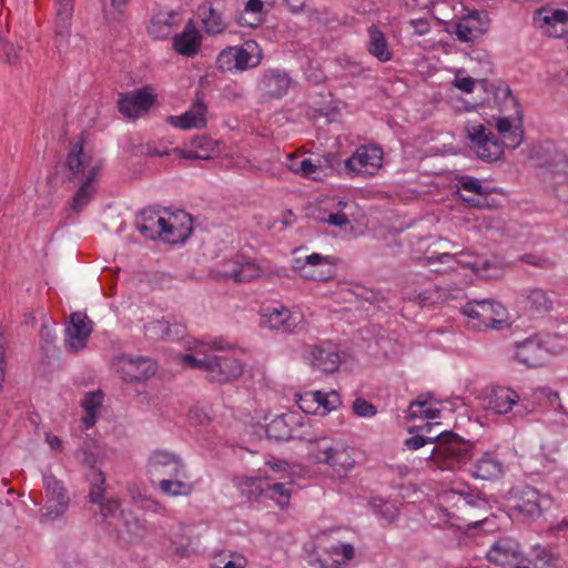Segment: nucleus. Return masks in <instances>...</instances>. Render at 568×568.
Masks as SVG:
<instances>
[{
    "label": "nucleus",
    "instance_id": "nucleus-7",
    "mask_svg": "<svg viewBox=\"0 0 568 568\" xmlns=\"http://www.w3.org/2000/svg\"><path fill=\"white\" fill-rule=\"evenodd\" d=\"M465 131L478 159L494 162L503 156L506 145L496 135L488 132L484 124L468 123L465 126Z\"/></svg>",
    "mask_w": 568,
    "mask_h": 568
},
{
    "label": "nucleus",
    "instance_id": "nucleus-32",
    "mask_svg": "<svg viewBox=\"0 0 568 568\" xmlns=\"http://www.w3.org/2000/svg\"><path fill=\"white\" fill-rule=\"evenodd\" d=\"M199 16L202 19L205 32L209 34L221 33L226 27L222 13L213 3L201 4L199 7Z\"/></svg>",
    "mask_w": 568,
    "mask_h": 568
},
{
    "label": "nucleus",
    "instance_id": "nucleus-6",
    "mask_svg": "<svg viewBox=\"0 0 568 568\" xmlns=\"http://www.w3.org/2000/svg\"><path fill=\"white\" fill-rule=\"evenodd\" d=\"M462 312L473 321V327L478 331L496 328L497 324L506 321L507 314L506 308L493 300L467 302Z\"/></svg>",
    "mask_w": 568,
    "mask_h": 568
},
{
    "label": "nucleus",
    "instance_id": "nucleus-54",
    "mask_svg": "<svg viewBox=\"0 0 568 568\" xmlns=\"http://www.w3.org/2000/svg\"><path fill=\"white\" fill-rule=\"evenodd\" d=\"M521 261L527 264L538 266L540 268H549L554 265V263L549 258L537 256L534 254H525L524 256H521Z\"/></svg>",
    "mask_w": 568,
    "mask_h": 568
},
{
    "label": "nucleus",
    "instance_id": "nucleus-40",
    "mask_svg": "<svg viewBox=\"0 0 568 568\" xmlns=\"http://www.w3.org/2000/svg\"><path fill=\"white\" fill-rule=\"evenodd\" d=\"M526 307L538 313H547L552 310L554 300L550 294L540 288H532L525 296Z\"/></svg>",
    "mask_w": 568,
    "mask_h": 568
},
{
    "label": "nucleus",
    "instance_id": "nucleus-19",
    "mask_svg": "<svg viewBox=\"0 0 568 568\" xmlns=\"http://www.w3.org/2000/svg\"><path fill=\"white\" fill-rule=\"evenodd\" d=\"M202 45V36L197 31L193 20H189L184 30L175 34L172 40L174 51L183 57L196 55Z\"/></svg>",
    "mask_w": 568,
    "mask_h": 568
},
{
    "label": "nucleus",
    "instance_id": "nucleus-16",
    "mask_svg": "<svg viewBox=\"0 0 568 568\" xmlns=\"http://www.w3.org/2000/svg\"><path fill=\"white\" fill-rule=\"evenodd\" d=\"M185 466L182 460L168 452L156 450L149 458V473L151 476L172 477L183 476Z\"/></svg>",
    "mask_w": 568,
    "mask_h": 568
},
{
    "label": "nucleus",
    "instance_id": "nucleus-9",
    "mask_svg": "<svg viewBox=\"0 0 568 568\" xmlns=\"http://www.w3.org/2000/svg\"><path fill=\"white\" fill-rule=\"evenodd\" d=\"M291 483H274L258 478H246L242 484V491L248 499L263 496L274 500L281 508L288 506L291 499Z\"/></svg>",
    "mask_w": 568,
    "mask_h": 568
},
{
    "label": "nucleus",
    "instance_id": "nucleus-31",
    "mask_svg": "<svg viewBox=\"0 0 568 568\" xmlns=\"http://www.w3.org/2000/svg\"><path fill=\"white\" fill-rule=\"evenodd\" d=\"M368 52L381 62L392 60L393 52L387 43L386 37L376 26L368 28Z\"/></svg>",
    "mask_w": 568,
    "mask_h": 568
},
{
    "label": "nucleus",
    "instance_id": "nucleus-47",
    "mask_svg": "<svg viewBox=\"0 0 568 568\" xmlns=\"http://www.w3.org/2000/svg\"><path fill=\"white\" fill-rule=\"evenodd\" d=\"M211 355L200 357L197 354H186L182 356V364L191 368H197L207 374Z\"/></svg>",
    "mask_w": 568,
    "mask_h": 568
},
{
    "label": "nucleus",
    "instance_id": "nucleus-61",
    "mask_svg": "<svg viewBox=\"0 0 568 568\" xmlns=\"http://www.w3.org/2000/svg\"><path fill=\"white\" fill-rule=\"evenodd\" d=\"M20 50H21V48H16L11 43H7L3 45V52L6 54V59L9 64H16L19 61Z\"/></svg>",
    "mask_w": 568,
    "mask_h": 568
},
{
    "label": "nucleus",
    "instance_id": "nucleus-17",
    "mask_svg": "<svg viewBox=\"0 0 568 568\" xmlns=\"http://www.w3.org/2000/svg\"><path fill=\"white\" fill-rule=\"evenodd\" d=\"M297 424V418L293 414L276 416L266 426L267 437L275 440H290L292 438L306 440L307 436L295 428Z\"/></svg>",
    "mask_w": 568,
    "mask_h": 568
},
{
    "label": "nucleus",
    "instance_id": "nucleus-13",
    "mask_svg": "<svg viewBox=\"0 0 568 568\" xmlns=\"http://www.w3.org/2000/svg\"><path fill=\"white\" fill-rule=\"evenodd\" d=\"M243 375V365L234 356L211 355L207 379L213 383L225 384L236 381Z\"/></svg>",
    "mask_w": 568,
    "mask_h": 568
},
{
    "label": "nucleus",
    "instance_id": "nucleus-51",
    "mask_svg": "<svg viewBox=\"0 0 568 568\" xmlns=\"http://www.w3.org/2000/svg\"><path fill=\"white\" fill-rule=\"evenodd\" d=\"M79 456L81 463L89 468L88 473H92L93 470H100L95 467L98 463V454L91 450L89 447H82L79 450Z\"/></svg>",
    "mask_w": 568,
    "mask_h": 568
},
{
    "label": "nucleus",
    "instance_id": "nucleus-39",
    "mask_svg": "<svg viewBox=\"0 0 568 568\" xmlns=\"http://www.w3.org/2000/svg\"><path fill=\"white\" fill-rule=\"evenodd\" d=\"M103 393L101 390L90 392L82 400L85 415L82 418L85 428H91L97 422V414L102 406Z\"/></svg>",
    "mask_w": 568,
    "mask_h": 568
},
{
    "label": "nucleus",
    "instance_id": "nucleus-22",
    "mask_svg": "<svg viewBox=\"0 0 568 568\" xmlns=\"http://www.w3.org/2000/svg\"><path fill=\"white\" fill-rule=\"evenodd\" d=\"M180 23L181 17L178 11H159L152 16L148 32L153 39H166Z\"/></svg>",
    "mask_w": 568,
    "mask_h": 568
},
{
    "label": "nucleus",
    "instance_id": "nucleus-15",
    "mask_svg": "<svg viewBox=\"0 0 568 568\" xmlns=\"http://www.w3.org/2000/svg\"><path fill=\"white\" fill-rule=\"evenodd\" d=\"M548 348L539 335L529 336L515 345V357L528 367L541 366L548 357Z\"/></svg>",
    "mask_w": 568,
    "mask_h": 568
},
{
    "label": "nucleus",
    "instance_id": "nucleus-3",
    "mask_svg": "<svg viewBox=\"0 0 568 568\" xmlns=\"http://www.w3.org/2000/svg\"><path fill=\"white\" fill-rule=\"evenodd\" d=\"M495 103L499 105L505 114L498 118L496 129L503 136L507 148L516 149L523 142L524 131L521 128V110L517 99L508 85H498L494 91Z\"/></svg>",
    "mask_w": 568,
    "mask_h": 568
},
{
    "label": "nucleus",
    "instance_id": "nucleus-29",
    "mask_svg": "<svg viewBox=\"0 0 568 568\" xmlns=\"http://www.w3.org/2000/svg\"><path fill=\"white\" fill-rule=\"evenodd\" d=\"M519 395L511 388L498 386L488 396V406L497 414H507L519 400Z\"/></svg>",
    "mask_w": 568,
    "mask_h": 568
},
{
    "label": "nucleus",
    "instance_id": "nucleus-34",
    "mask_svg": "<svg viewBox=\"0 0 568 568\" xmlns=\"http://www.w3.org/2000/svg\"><path fill=\"white\" fill-rule=\"evenodd\" d=\"M119 111L128 119L136 120L142 113V88L121 93L118 101Z\"/></svg>",
    "mask_w": 568,
    "mask_h": 568
},
{
    "label": "nucleus",
    "instance_id": "nucleus-2",
    "mask_svg": "<svg viewBox=\"0 0 568 568\" xmlns=\"http://www.w3.org/2000/svg\"><path fill=\"white\" fill-rule=\"evenodd\" d=\"M437 436L435 446L426 458L429 468L455 471L473 458L474 444L469 440L453 432H443Z\"/></svg>",
    "mask_w": 568,
    "mask_h": 568
},
{
    "label": "nucleus",
    "instance_id": "nucleus-43",
    "mask_svg": "<svg viewBox=\"0 0 568 568\" xmlns=\"http://www.w3.org/2000/svg\"><path fill=\"white\" fill-rule=\"evenodd\" d=\"M87 477L91 484V489L89 493L90 501L93 504H99L104 500L103 485L105 483V477L101 470H93L92 473H88Z\"/></svg>",
    "mask_w": 568,
    "mask_h": 568
},
{
    "label": "nucleus",
    "instance_id": "nucleus-55",
    "mask_svg": "<svg viewBox=\"0 0 568 568\" xmlns=\"http://www.w3.org/2000/svg\"><path fill=\"white\" fill-rule=\"evenodd\" d=\"M322 222L328 223L334 226H346L349 224V220L346 214L336 212V213H329L327 216L321 217Z\"/></svg>",
    "mask_w": 568,
    "mask_h": 568
},
{
    "label": "nucleus",
    "instance_id": "nucleus-12",
    "mask_svg": "<svg viewBox=\"0 0 568 568\" xmlns=\"http://www.w3.org/2000/svg\"><path fill=\"white\" fill-rule=\"evenodd\" d=\"M383 151L378 146L362 145L345 161L348 173L361 176H372L382 168Z\"/></svg>",
    "mask_w": 568,
    "mask_h": 568
},
{
    "label": "nucleus",
    "instance_id": "nucleus-62",
    "mask_svg": "<svg viewBox=\"0 0 568 568\" xmlns=\"http://www.w3.org/2000/svg\"><path fill=\"white\" fill-rule=\"evenodd\" d=\"M324 398L326 400L325 412L327 413H329L333 409H336L342 403L339 394L335 390L326 393V396Z\"/></svg>",
    "mask_w": 568,
    "mask_h": 568
},
{
    "label": "nucleus",
    "instance_id": "nucleus-38",
    "mask_svg": "<svg viewBox=\"0 0 568 568\" xmlns=\"http://www.w3.org/2000/svg\"><path fill=\"white\" fill-rule=\"evenodd\" d=\"M503 473L501 463L489 454H485L475 465L474 475L477 478L491 480L498 478Z\"/></svg>",
    "mask_w": 568,
    "mask_h": 568
},
{
    "label": "nucleus",
    "instance_id": "nucleus-64",
    "mask_svg": "<svg viewBox=\"0 0 568 568\" xmlns=\"http://www.w3.org/2000/svg\"><path fill=\"white\" fill-rule=\"evenodd\" d=\"M422 414H418L417 417L424 418V419H434L439 416V409L432 408V407H424V408H417Z\"/></svg>",
    "mask_w": 568,
    "mask_h": 568
},
{
    "label": "nucleus",
    "instance_id": "nucleus-24",
    "mask_svg": "<svg viewBox=\"0 0 568 568\" xmlns=\"http://www.w3.org/2000/svg\"><path fill=\"white\" fill-rule=\"evenodd\" d=\"M217 142L210 138L209 135H196L191 141V150L184 151L180 149H174V152L178 153L179 158L190 159V160H210L213 159L216 150Z\"/></svg>",
    "mask_w": 568,
    "mask_h": 568
},
{
    "label": "nucleus",
    "instance_id": "nucleus-46",
    "mask_svg": "<svg viewBox=\"0 0 568 568\" xmlns=\"http://www.w3.org/2000/svg\"><path fill=\"white\" fill-rule=\"evenodd\" d=\"M124 161L129 168L140 163L142 150L139 138L136 141H133L132 139L129 140L128 144L124 146Z\"/></svg>",
    "mask_w": 568,
    "mask_h": 568
},
{
    "label": "nucleus",
    "instance_id": "nucleus-60",
    "mask_svg": "<svg viewBox=\"0 0 568 568\" xmlns=\"http://www.w3.org/2000/svg\"><path fill=\"white\" fill-rule=\"evenodd\" d=\"M427 397H424L423 395L418 396V398L410 403L408 407V418L414 419L418 416V414H422L417 408H424L427 406Z\"/></svg>",
    "mask_w": 568,
    "mask_h": 568
},
{
    "label": "nucleus",
    "instance_id": "nucleus-1",
    "mask_svg": "<svg viewBox=\"0 0 568 568\" xmlns=\"http://www.w3.org/2000/svg\"><path fill=\"white\" fill-rule=\"evenodd\" d=\"M192 230L191 215L184 211L144 209V237L176 245L184 243Z\"/></svg>",
    "mask_w": 568,
    "mask_h": 568
},
{
    "label": "nucleus",
    "instance_id": "nucleus-53",
    "mask_svg": "<svg viewBox=\"0 0 568 568\" xmlns=\"http://www.w3.org/2000/svg\"><path fill=\"white\" fill-rule=\"evenodd\" d=\"M149 329L154 339L170 337L172 334V327L166 322L152 323Z\"/></svg>",
    "mask_w": 568,
    "mask_h": 568
},
{
    "label": "nucleus",
    "instance_id": "nucleus-27",
    "mask_svg": "<svg viewBox=\"0 0 568 568\" xmlns=\"http://www.w3.org/2000/svg\"><path fill=\"white\" fill-rule=\"evenodd\" d=\"M306 442L310 443L308 449L311 456L316 463L324 465L335 455L337 448L343 444V442L329 436L307 437Z\"/></svg>",
    "mask_w": 568,
    "mask_h": 568
},
{
    "label": "nucleus",
    "instance_id": "nucleus-56",
    "mask_svg": "<svg viewBox=\"0 0 568 568\" xmlns=\"http://www.w3.org/2000/svg\"><path fill=\"white\" fill-rule=\"evenodd\" d=\"M332 551L336 555H341L342 556L341 560L343 562L353 559L354 554H355L354 547L349 544H345V545L341 544V545L332 546Z\"/></svg>",
    "mask_w": 568,
    "mask_h": 568
},
{
    "label": "nucleus",
    "instance_id": "nucleus-23",
    "mask_svg": "<svg viewBox=\"0 0 568 568\" xmlns=\"http://www.w3.org/2000/svg\"><path fill=\"white\" fill-rule=\"evenodd\" d=\"M520 555L519 544L511 538L496 541L487 552V559L497 566L516 562Z\"/></svg>",
    "mask_w": 568,
    "mask_h": 568
},
{
    "label": "nucleus",
    "instance_id": "nucleus-11",
    "mask_svg": "<svg viewBox=\"0 0 568 568\" xmlns=\"http://www.w3.org/2000/svg\"><path fill=\"white\" fill-rule=\"evenodd\" d=\"M293 270L303 278L318 282L327 281L335 274L332 260L318 253L307 255L305 258H294Z\"/></svg>",
    "mask_w": 568,
    "mask_h": 568
},
{
    "label": "nucleus",
    "instance_id": "nucleus-48",
    "mask_svg": "<svg viewBox=\"0 0 568 568\" xmlns=\"http://www.w3.org/2000/svg\"><path fill=\"white\" fill-rule=\"evenodd\" d=\"M123 525L125 526L126 532L132 537H139L141 531V523L136 516H134L131 511H122L121 514Z\"/></svg>",
    "mask_w": 568,
    "mask_h": 568
},
{
    "label": "nucleus",
    "instance_id": "nucleus-18",
    "mask_svg": "<svg viewBox=\"0 0 568 568\" xmlns=\"http://www.w3.org/2000/svg\"><path fill=\"white\" fill-rule=\"evenodd\" d=\"M301 323L302 315L292 314L290 310L285 307L266 308L262 315L263 326L270 329H281L286 333L294 332Z\"/></svg>",
    "mask_w": 568,
    "mask_h": 568
},
{
    "label": "nucleus",
    "instance_id": "nucleus-50",
    "mask_svg": "<svg viewBox=\"0 0 568 568\" xmlns=\"http://www.w3.org/2000/svg\"><path fill=\"white\" fill-rule=\"evenodd\" d=\"M437 438H438L437 435H434V436L415 435L405 440V446L410 450H416V449H419L420 447L425 446L426 444H433V443L435 444Z\"/></svg>",
    "mask_w": 568,
    "mask_h": 568
},
{
    "label": "nucleus",
    "instance_id": "nucleus-30",
    "mask_svg": "<svg viewBox=\"0 0 568 568\" xmlns=\"http://www.w3.org/2000/svg\"><path fill=\"white\" fill-rule=\"evenodd\" d=\"M98 179V169L93 168L91 170V174L89 178H85L83 181H78L80 186L78 191L74 193L70 207L75 213L79 214L92 200L93 195L97 192V187L94 185Z\"/></svg>",
    "mask_w": 568,
    "mask_h": 568
},
{
    "label": "nucleus",
    "instance_id": "nucleus-20",
    "mask_svg": "<svg viewBox=\"0 0 568 568\" xmlns=\"http://www.w3.org/2000/svg\"><path fill=\"white\" fill-rule=\"evenodd\" d=\"M292 83L291 77L283 70H266L258 83L261 92L272 99H277L286 94Z\"/></svg>",
    "mask_w": 568,
    "mask_h": 568
},
{
    "label": "nucleus",
    "instance_id": "nucleus-57",
    "mask_svg": "<svg viewBox=\"0 0 568 568\" xmlns=\"http://www.w3.org/2000/svg\"><path fill=\"white\" fill-rule=\"evenodd\" d=\"M101 515L104 518L113 516V514L119 509L120 503L118 499L110 498L106 501L102 500L99 503Z\"/></svg>",
    "mask_w": 568,
    "mask_h": 568
},
{
    "label": "nucleus",
    "instance_id": "nucleus-58",
    "mask_svg": "<svg viewBox=\"0 0 568 568\" xmlns=\"http://www.w3.org/2000/svg\"><path fill=\"white\" fill-rule=\"evenodd\" d=\"M454 84L456 88L462 90L463 92L470 93L475 87V80L470 77H458L456 75Z\"/></svg>",
    "mask_w": 568,
    "mask_h": 568
},
{
    "label": "nucleus",
    "instance_id": "nucleus-36",
    "mask_svg": "<svg viewBox=\"0 0 568 568\" xmlns=\"http://www.w3.org/2000/svg\"><path fill=\"white\" fill-rule=\"evenodd\" d=\"M287 168L294 173H298L305 178L321 180L320 172L322 170L321 161L314 163L311 159L290 155L287 158Z\"/></svg>",
    "mask_w": 568,
    "mask_h": 568
},
{
    "label": "nucleus",
    "instance_id": "nucleus-21",
    "mask_svg": "<svg viewBox=\"0 0 568 568\" xmlns=\"http://www.w3.org/2000/svg\"><path fill=\"white\" fill-rule=\"evenodd\" d=\"M142 356L121 354L112 359V368L123 383L138 384L141 381Z\"/></svg>",
    "mask_w": 568,
    "mask_h": 568
},
{
    "label": "nucleus",
    "instance_id": "nucleus-8",
    "mask_svg": "<svg viewBox=\"0 0 568 568\" xmlns=\"http://www.w3.org/2000/svg\"><path fill=\"white\" fill-rule=\"evenodd\" d=\"M43 488L45 505L42 516L48 520H55L62 517L70 504V497L63 483L58 480L52 474H47L43 475Z\"/></svg>",
    "mask_w": 568,
    "mask_h": 568
},
{
    "label": "nucleus",
    "instance_id": "nucleus-44",
    "mask_svg": "<svg viewBox=\"0 0 568 568\" xmlns=\"http://www.w3.org/2000/svg\"><path fill=\"white\" fill-rule=\"evenodd\" d=\"M458 263L476 273L491 267V263L487 258L474 254H460Z\"/></svg>",
    "mask_w": 568,
    "mask_h": 568
},
{
    "label": "nucleus",
    "instance_id": "nucleus-4",
    "mask_svg": "<svg viewBox=\"0 0 568 568\" xmlns=\"http://www.w3.org/2000/svg\"><path fill=\"white\" fill-rule=\"evenodd\" d=\"M262 60V51L255 41H246L241 47L223 49L215 61L221 72L245 71L257 67Z\"/></svg>",
    "mask_w": 568,
    "mask_h": 568
},
{
    "label": "nucleus",
    "instance_id": "nucleus-63",
    "mask_svg": "<svg viewBox=\"0 0 568 568\" xmlns=\"http://www.w3.org/2000/svg\"><path fill=\"white\" fill-rule=\"evenodd\" d=\"M40 337L44 343L52 344L55 338V334L48 324H42L40 328Z\"/></svg>",
    "mask_w": 568,
    "mask_h": 568
},
{
    "label": "nucleus",
    "instance_id": "nucleus-25",
    "mask_svg": "<svg viewBox=\"0 0 568 568\" xmlns=\"http://www.w3.org/2000/svg\"><path fill=\"white\" fill-rule=\"evenodd\" d=\"M57 17H55V41L58 48H61L68 42L70 36L71 19L73 14L72 0H55Z\"/></svg>",
    "mask_w": 568,
    "mask_h": 568
},
{
    "label": "nucleus",
    "instance_id": "nucleus-10",
    "mask_svg": "<svg viewBox=\"0 0 568 568\" xmlns=\"http://www.w3.org/2000/svg\"><path fill=\"white\" fill-rule=\"evenodd\" d=\"M490 19L486 11H473L454 22L448 32L456 34L460 42H474L489 30Z\"/></svg>",
    "mask_w": 568,
    "mask_h": 568
},
{
    "label": "nucleus",
    "instance_id": "nucleus-45",
    "mask_svg": "<svg viewBox=\"0 0 568 568\" xmlns=\"http://www.w3.org/2000/svg\"><path fill=\"white\" fill-rule=\"evenodd\" d=\"M321 396V390L307 392L300 396L297 400L298 407L306 414H318L320 404L317 397Z\"/></svg>",
    "mask_w": 568,
    "mask_h": 568
},
{
    "label": "nucleus",
    "instance_id": "nucleus-52",
    "mask_svg": "<svg viewBox=\"0 0 568 568\" xmlns=\"http://www.w3.org/2000/svg\"><path fill=\"white\" fill-rule=\"evenodd\" d=\"M459 184H460V187H462L463 191L474 193L475 195H483L484 194L483 185L479 182V180H477V179H473V178H468V176H463L459 180Z\"/></svg>",
    "mask_w": 568,
    "mask_h": 568
},
{
    "label": "nucleus",
    "instance_id": "nucleus-33",
    "mask_svg": "<svg viewBox=\"0 0 568 568\" xmlns=\"http://www.w3.org/2000/svg\"><path fill=\"white\" fill-rule=\"evenodd\" d=\"M514 509L525 516L540 514L539 494L535 488L525 487L520 495L514 497Z\"/></svg>",
    "mask_w": 568,
    "mask_h": 568
},
{
    "label": "nucleus",
    "instance_id": "nucleus-37",
    "mask_svg": "<svg viewBox=\"0 0 568 568\" xmlns=\"http://www.w3.org/2000/svg\"><path fill=\"white\" fill-rule=\"evenodd\" d=\"M187 478L186 471H183V476H172L160 479V490L169 496H186L191 494L193 487L192 484L185 481Z\"/></svg>",
    "mask_w": 568,
    "mask_h": 568
},
{
    "label": "nucleus",
    "instance_id": "nucleus-28",
    "mask_svg": "<svg viewBox=\"0 0 568 568\" xmlns=\"http://www.w3.org/2000/svg\"><path fill=\"white\" fill-rule=\"evenodd\" d=\"M308 361L313 367L324 373H333L338 368L341 357L331 346H313L310 352Z\"/></svg>",
    "mask_w": 568,
    "mask_h": 568
},
{
    "label": "nucleus",
    "instance_id": "nucleus-41",
    "mask_svg": "<svg viewBox=\"0 0 568 568\" xmlns=\"http://www.w3.org/2000/svg\"><path fill=\"white\" fill-rule=\"evenodd\" d=\"M261 275V268L253 262L243 264H233L230 271H226L224 276L233 278L237 283H245L257 278Z\"/></svg>",
    "mask_w": 568,
    "mask_h": 568
},
{
    "label": "nucleus",
    "instance_id": "nucleus-42",
    "mask_svg": "<svg viewBox=\"0 0 568 568\" xmlns=\"http://www.w3.org/2000/svg\"><path fill=\"white\" fill-rule=\"evenodd\" d=\"M263 6L262 0H248L240 13L239 22L243 26L256 27L262 20Z\"/></svg>",
    "mask_w": 568,
    "mask_h": 568
},
{
    "label": "nucleus",
    "instance_id": "nucleus-59",
    "mask_svg": "<svg viewBox=\"0 0 568 568\" xmlns=\"http://www.w3.org/2000/svg\"><path fill=\"white\" fill-rule=\"evenodd\" d=\"M172 552L181 558H187L193 554L191 548V541L187 540L185 544L178 545L175 541L172 542Z\"/></svg>",
    "mask_w": 568,
    "mask_h": 568
},
{
    "label": "nucleus",
    "instance_id": "nucleus-5",
    "mask_svg": "<svg viewBox=\"0 0 568 568\" xmlns=\"http://www.w3.org/2000/svg\"><path fill=\"white\" fill-rule=\"evenodd\" d=\"M64 165L67 169L65 181L77 182L89 178L93 168L98 169L99 176L103 169V161L93 158L90 152L84 150V139L81 135L77 141L70 143Z\"/></svg>",
    "mask_w": 568,
    "mask_h": 568
},
{
    "label": "nucleus",
    "instance_id": "nucleus-35",
    "mask_svg": "<svg viewBox=\"0 0 568 568\" xmlns=\"http://www.w3.org/2000/svg\"><path fill=\"white\" fill-rule=\"evenodd\" d=\"M354 464L351 449L343 443L325 465L329 467L334 476L343 477L354 467Z\"/></svg>",
    "mask_w": 568,
    "mask_h": 568
},
{
    "label": "nucleus",
    "instance_id": "nucleus-14",
    "mask_svg": "<svg viewBox=\"0 0 568 568\" xmlns=\"http://www.w3.org/2000/svg\"><path fill=\"white\" fill-rule=\"evenodd\" d=\"M92 333V321L85 313L74 312L70 315L65 328V346L73 353L83 349Z\"/></svg>",
    "mask_w": 568,
    "mask_h": 568
},
{
    "label": "nucleus",
    "instance_id": "nucleus-49",
    "mask_svg": "<svg viewBox=\"0 0 568 568\" xmlns=\"http://www.w3.org/2000/svg\"><path fill=\"white\" fill-rule=\"evenodd\" d=\"M354 414L359 417H372L376 415V407L364 398H357L353 403Z\"/></svg>",
    "mask_w": 568,
    "mask_h": 568
},
{
    "label": "nucleus",
    "instance_id": "nucleus-26",
    "mask_svg": "<svg viewBox=\"0 0 568 568\" xmlns=\"http://www.w3.org/2000/svg\"><path fill=\"white\" fill-rule=\"evenodd\" d=\"M206 105L197 97L192 108L180 116H169L168 120L174 126L181 129L203 128L206 124L205 119Z\"/></svg>",
    "mask_w": 568,
    "mask_h": 568
}]
</instances>
